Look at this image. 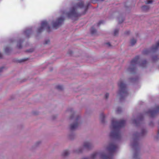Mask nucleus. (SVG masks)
I'll use <instances>...</instances> for the list:
<instances>
[{
    "label": "nucleus",
    "mask_w": 159,
    "mask_h": 159,
    "mask_svg": "<svg viewBox=\"0 0 159 159\" xmlns=\"http://www.w3.org/2000/svg\"><path fill=\"white\" fill-rule=\"evenodd\" d=\"M79 8L83 9L84 10L82 14H84L88 9V7L84 5V3L81 2L73 4L72 7L70 8V11L68 12L62 11V16L58 18L56 21H53L52 25L53 28L57 29L62 24L64 20V17H67L69 18L73 19L74 18L77 17L79 14L76 11V10Z\"/></svg>",
    "instance_id": "nucleus-1"
},
{
    "label": "nucleus",
    "mask_w": 159,
    "mask_h": 159,
    "mask_svg": "<svg viewBox=\"0 0 159 159\" xmlns=\"http://www.w3.org/2000/svg\"><path fill=\"white\" fill-rule=\"evenodd\" d=\"M125 123V121L124 120H121L118 121L116 119L112 118L111 120V131L110 136L116 139L120 138V134L119 129L124 126Z\"/></svg>",
    "instance_id": "nucleus-2"
},
{
    "label": "nucleus",
    "mask_w": 159,
    "mask_h": 159,
    "mask_svg": "<svg viewBox=\"0 0 159 159\" xmlns=\"http://www.w3.org/2000/svg\"><path fill=\"white\" fill-rule=\"evenodd\" d=\"M138 64L140 66L144 67L146 65V61H140L139 59V57H136L131 61L129 67L128 69V71L131 73L133 72L135 70V65Z\"/></svg>",
    "instance_id": "nucleus-3"
},
{
    "label": "nucleus",
    "mask_w": 159,
    "mask_h": 159,
    "mask_svg": "<svg viewBox=\"0 0 159 159\" xmlns=\"http://www.w3.org/2000/svg\"><path fill=\"white\" fill-rule=\"evenodd\" d=\"M70 119L73 120L74 122L70 125V129L71 130L76 129L81 123L80 116L75 114H73L70 117Z\"/></svg>",
    "instance_id": "nucleus-4"
},
{
    "label": "nucleus",
    "mask_w": 159,
    "mask_h": 159,
    "mask_svg": "<svg viewBox=\"0 0 159 159\" xmlns=\"http://www.w3.org/2000/svg\"><path fill=\"white\" fill-rule=\"evenodd\" d=\"M118 85L120 88V90L118 94L121 100L127 96V92L126 88V85L123 80H120L118 83Z\"/></svg>",
    "instance_id": "nucleus-5"
},
{
    "label": "nucleus",
    "mask_w": 159,
    "mask_h": 159,
    "mask_svg": "<svg viewBox=\"0 0 159 159\" xmlns=\"http://www.w3.org/2000/svg\"><path fill=\"white\" fill-rule=\"evenodd\" d=\"M146 132V130L144 129H143L141 130V133L134 134L133 135L134 139L133 140V143H132L131 144V146L133 148H136L138 146V137L143 135Z\"/></svg>",
    "instance_id": "nucleus-6"
},
{
    "label": "nucleus",
    "mask_w": 159,
    "mask_h": 159,
    "mask_svg": "<svg viewBox=\"0 0 159 159\" xmlns=\"http://www.w3.org/2000/svg\"><path fill=\"white\" fill-rule=\"evenodd\" d=\"M50 27L47 22L46 21H43L42 22L41 27L39 28L37 32L38 33H40L42 32L44 29H46L48 32H49Z\"/></svg>",
    "instance_id": "nucleus-7"
},
{
    "label": "nucleus",
    "mask_w": 159,
    "mask_h": 159,
    "mask_svg": "<svg viewBox=\"0 0 159 159\" xmlns=\"http://www.w3.org/2000/svg\"><path fill=\"white\" fill-rule=\"evenodd\" d=\"M159 48V40L157 43L156 44L153 45L150 50L146 49L143 52V53L144 54H147L150 52H154L157 51Z\"/></svg>",
    "instance_id": "nucleus-8"
},
{
    "label": "nucleus",
    "mask_w": 159,
    "mask_h": 159,
    "mask_svg": "<svg viewBox=\"0 0 159 159\" xmlns=\"http://www.w3.org/2000/svg\"><path fill=\"white\" fill-rule=\"evenodd\" d=\"M159 110V107H157L156 109L149 110L148 113L152 117H153L158 111Z\"/></svg>",
    "instance_id": "nucleus-9"
},
{
    "label": "nucleus",
    "mask_w": 159,
    "mask_h": 159,
    "mask_svg": "<svg viewBox=\"0 0 159 159\" xmlns=\"http://www.w3.org/2000/svg\"><path fill=\"white\" fill-rule=\"evenodd\" d=\"M117 148V146L114 144H111L109 145L108 148H107V149L110 152L112 153L115 151L116 149Z\"/></svg>",
    "instance_id": "nucleus-10"
},
{
    "label": "nucleus",
    "mask_w": 159,
    "mask_h": 159,
    "mask_svg": "<svg viewBox=\"0 0 159 159\" xmlns=\"http://www.w3.org/2000/svg\"><path fill=\"white\" fill-rule=\"evenodd\" d=\"M83 146L84 148L89 149L93 147V144L91 142L86 141L84 143Z\"/></svg>",
    "instance_id": "nucleus-11"
},
{
    "label": "nucleus",
    "mask_w": 159,
    "mask_h": 159,
    "mask_svg": "<svg viewBox=\"0 0 159 159\" xmlns=\"http://www.w3.org/2000/svg\"><path fill=\"white\" fill-rule=\"evenodd\" d=\"M106 117V116L103 113H102L100 115V118L102 122L104 121V119Z\"/></svg>",
    "instance_id": "nucleus-12"
},
{
    "label": "nucleus",
    "mask_w": 159,
    "mask_h": 159,
    "mask_svg": "<svg viewBox=\"0 0 159 159\" xmlns=\"http://www.w3.org/2000/svg\"><path fill=\"white\" fill-rule=\"evenodd\" d=\"M149 8V7L147 5L143 6L142 7V9L143 10L146 11L148 10Z\"/></svg>",
    "instance_id": "nucleus-13"
},
{
    "label": "nucleus",
    "mask_w": 159,
    "mask_h": 159,
    "mask_svg": "<svg viewBox=\"0 0 159 159\" xmlns=\"http://www.w3.org/2000/svg\"><path fill=\"white\" fill-rule=\"evenodd\" d=\"M136 42V40L135 39H132L130 41V43L131 45L133 46Z\"/></svg>",
    "instance_id": "nucleus-14"
},
{
    "label": "nucleus",
    "mask_w": 159,
    "mask_h": 159,
    "mask_svg": "<svg viewBox=\"0 0 159 159\" xmlns=\"http://www.w3.org/2000/svg\"><path fill=\"white\" fill-rule=\"evenodd\" d=\"M70 154L68 150H65L62 153L63 156H66Z\"/></svg>",
    "instance_id": "nucleus-15"
},
{
    "label": "nucleus",
    "mask_w": 159,
    "mask_h": 159,
    "mask_svg": "<svg viewBox=\"0 0 159 159\" xmlns=\"http://www.w3.org/2000/svg\"><path fill=\"white\" fill-rule=\"evenodd\" d=\"M31 33V30H27L24 31V33L27 36H28V34Z\"/></svg>",
    "instance_id": "nucleus-16"
},
{
    "label": "nucleus",
    "mask_w": 159,
    "mask_h": 159,
    "mask_svg": "<svg viewBox=\"0 0 159 159\" xmlns=\"http://www.w3.org/2000/svg\"><path fill=\"white\" fill-rule=\"evenodd\" d=\"M98 154L97 153H94L92 154L91 156V157L92 158L94 159L98 155Z\"/></svg>",
    "instance_id": "nucleus-17"
},
{
    "label": "nucleus",
    "mask_w": 159,
    "mask_h": 159,
    "mask_svg": "<svg viewBox=\"0 0 159 159\" xmlns=\"http://www.w3.org/2000/svg\"><path fill=\"white\" fill-rule=\"evenodd\" d=\"M22 42V41H21V40H20L18 42V44L17 45V46L18 48H21V43Z\"/></svg>",
    "instance_id": "nucleus-18"
},
{
    "label": "nucleus",
    "mask_w": 159,
    "mask_h": 159,
    "mask_svg": "<svg viewBox=\"0 0 159 159\" xmlns=\"http://www.w3.org/2000/svg\"><path fill=\"white\" fill-rule=\"evenodd\" d=\"M91 32L92 34H95L96 33V30L93 28H92L91 30Z\"/></svg>",
    "instance_id": "nucleus-19"
},
{
    "label": "nucleus",
    "mask_w": 159,
    "mask_h": 159,
    "mask_svg": "<svg viewBox=\"0 0 159 159\" xmlns=\"http://www.w3.org/2000/svg\"><path fill=\"white\" fill-rule=\"evenodd\" d=\"M152 2V0H147L145 1V3L146 4H151Z\"/></svg>",
    "instance_id": "nucleus-20"
},
{
    "label": "nucleus",
    "mask_w": 159,
    "mask_h": 159,
    "mask_svg": "<svg viewBox=\"0 0 159 159\" xmlns=\"http://www.w3.org/2000/svg\"><path fill=\"white\" fill-rule=\"evenodd\" d=\"M139 156L138 154L137 153H135L134 155L133 158L135 159H137L139 158Z\"/></svg>",
    "instance_id": "nucleus-21"
},
{
    "label": "nucleus",
    "mask_w": 159,
    "mask_h": 159,
    "mask_svg": "<svg viewBox=\"0 0 159 159\" xmlns=\"http://www.w3.org/2000/svg\"><path fill=\"white\" fill-rule=\"evenodd\" d=\"M50 42L49 40H46L44 41V44H48L50 43Z\"/></svg>",
    "instance_id": "nucleus-22"
},
{
    "label": "nucleus",
    "mask_w": 159,
    "mask_h": 159,
    "mask_svg": "<svg viewBox=\"0 0 159 159\" xmlns=\"http://www.w3.org/2000/svg\"><path fill=\"white\" fill-rule=\"evenodd\" d=\"M57 89L59 90H62L63 88V86L61 85H58L57 86Z\"/></svg>",
    "instance_id": "nucleus-23"
},
{
    "label": "nucleus",
    "mask_w": 159,
    "mask_h": 159,
    "mask_svg": "<svg viewBox=\"0 0 159 159\" xmlns=\"http://www.w3.org/2000/svg\"><path fill=\"white\" fill-rule=\"evenodd\" d=\"M119 30L118 29H115L114 31V34L115 35H117L118 32Z\"/></svg>",
    "instance_id": "nucleus-24"
},
{
    "label": "nucleus",
    "mask_w": 159,
    "mask_h": 159,
    "mask_svg": "<svg viewBox=\"0 0 159 159\" xmlns=\"http://www.w3.org/2000/svg\"><path fill=\"white\" fill-rule=\"evenodd\" d=\"M41 143V142L40 141H38L37 142L35 143V146L37 147V146H39V145H40Z\"/></svg>",
    "instance_id": "nucleus-25"
},
{
    "label": "nucleus",
    "mask_w": 159,
    "mask_h": 159,
    "mask_svg": "<svg viewBox=\"0 0 159 159\" xmlns=\"http://www.w3.org/2000/svg\"><path fill=\"white\" fill-rule=\"evenodd\" d=\"M118 20L119 22L121 23L123 21L124 19L121 17H120L118 19Z\"/></svg>",
    "instance_id": "nucleus-26"
},
{
    "label": "nucleus",
    "mask_w": 159,
    "mask_h": 159,
    "mask_svg": "<svg viewBox=\"0 0 159 159\" xmlns=\"http://www.w3.org/2000/svg\"><path fill=\"white\" fill-rule=\"evenodd\" d=\"M121 111V108H118L117 110L116 111V112L117 113H119Z\"/></svg>",
    "instance_id": "nucleus-27"
},
{
    "label": "nucleus",
    "mask_w": 159,
    "mask_h": 159,
    "mask_svg": "<svg viewBox=\"0 0 159 159\" xmlns=\"http://www.w3.org/2000/svg\"><path fill=\"white\" fill-rule=\"evenodd\" d=\"M109 96V94L108 93H106L105 96V97L106 99H107Z\"/></svg>",
    "instance_id": "nucleus-28"
},
{
    "label": "nucleus",
    "mask_w": 159,
    "mask_h": 159,
    "mask_svg": "<svg viewBox=\"0 0 159 159\" xmlns=\"http://www.w3.org/2000/svg\"><path fill=\"white\" fill-rule=\"evenodd\" d=\"M34 49L33 48H31V49H30L29 50H28V52H33L34 51Z\"/></svg>",
    "instance_id": "nucleus-29"
},
{
    "label": "nucleus",
    "mask_w": 159,
    "mask_h": 159,
    "mask_svg": "<svg viewBox=\"0 0 159 159\" xmlns=\"http://www.w3.org/2000/svg\"><path fill=\"white\" fill-rule=\"evenodd\" d=\"M9 50V49L8 48H6V49H5V52H6L7 53H8V50Z\"/></svg>",
    "instance_id": "nucleus-30"
},
{
    "label": "nucleus",
    "mask_w": 159,
    "mask_h": 159,
    "mask_svg": "<svg viewBox=\"0 0 159 159\" xmlns=\"http://www.w3.org/2000/svg\"><path fill=\"white\" fill-rule=\"evenodd\" d=\"M3 69V67H2L0 68V72L2 71V69Z\"/></svg>",
    "instance_id": "nucleus-31"
},
{
    "label": "nucleus",
    "mask_w": 159,
    "mask_h": 159,
    "mask_svg": "<svg viewBox=\"0 0 159 159\" xmlns=\"http://www.w3.org/2000/svg\"><path fill=\"white\" fill-rule=\"evenodd\" d=\"M107 45H108V46H110L111 45V44H110V43H107Z\"/></svg>",
    "instance_id": "nucleus-32"
},
{
    "label": "nucleus",
    "mask_w": 159,
    "mask_h": 159,
    "mask_svg": "<svg viewBox=\"0 0 159 159\" xmlns=\"http://www.w3.org/2000/svg\"><path fill=\"white\" fill-rule=\"evenodd\" d=\"M159 137V129H158V135H157Z\"/></svg>",
    "instance_id": "nucleus-33"
},
{
    "label": "nucleus",
    "mask_w": 159,
    "mask_h": 159,
    "mask_svg": "<svg viewBox=\"0 0 159 159\" xmlns=\"http://www.w3.org/2000/svg\"><path fill=\"white\" fill-rule=\"evenodd\" d=\"M2 56V54L0 53V58H1Z\"/></svg>",
    "instance_id": "nucleus-34"
},
{
    "label": "nucleus",
    "mask_w": 159,
    "mask_h": 159,
    "mask_svg": "<svg viewBox=\"0 0 159 159\" xmlns=\"http://www.w3.org/2000/svg\"><path fill=\"white\" fill-rule=\"evenodd\" d=\"M155 139H158V138L156 137H155Z\"/></svg>",
    "instance_id": "nucleus-35"
},
{
    "label": "nucleus",
    "mask_w": 159,
    "mask_h": 159,
    "mask_svg": "<svg viewBox=\"0 0 159 159\" xmlns=\"http://www.w3.org/2000/svg\"><path fill=\"white\" fill-rule=\"evenodd\" d=\"M83 159H88L87 158H84Z\"/></svg>",
    "instance_id": "nucleus-36"
},
{
    "label": "nucleus",
    "mask_w": 159,
    "mask_h": 159,
    "mask_svg": "<svg viewBox=\"0 0 159 159\" xmlns=\"http://www.w3.org/2000/svg\"><path fill=\"white\" fill-rule=\"evenodd\" d=\"M81 150L80 151H79V152H81Z\"/></svg>",
    "instance_id": "nucleus-37"
}]
</instances>
